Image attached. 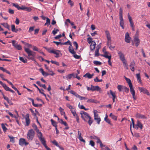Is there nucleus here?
Segmentation results:
<instances>
[{
    "instance_id": "nucleus-1",
    "label": "nucleus",
    "mask_w": 150,
    "mask_h": 150,
    "mask_svg": "<svg viewBox=\"0 0 150 150\" xmlns=\"http://www.w3.org/2000/svg\"><path fill=\"white\" fill-rule=\"evenodd\" d=\"M80 114L82 119L85 122H88L89 125L91 126L93 122V120L89 114L83 111H81Z\"/></svg>"
},
{
    "instance_id": "nucleus-2",
    "label": "nucleus",
    "mask_w": 150,
    "mask_h": 150,
    "mask_svg": "<svg viewBox=\"0 0 150 150\" xmlns=\"http://www.w3.org/2000/svg\"><path fill=\"white\" fill-rule=\"evenodd\" d=\"M125 78L130 88V92L132 96L133 99L134 100H135L137 99V97L135 96V91L133 87L131 81L130 79L125 76Z\"/></svg>"
},
{
    "instance_id": "nucleus-3",
    "label": "nucleus",
    "mask_w": 150,
    "mask_h": 150,
    "mask_svg": "<svg viewBox=\"0 0 150 150\" xmlns=\"http://www.w3.org/2000/svg\"><path fill=\"white\" fill-rule=\"evenodd\" d=\"M25 50L28 54L27 58L29 59L34 61L35 56V53L30 50L29 48H25Z\"/></svg>"
},
{
    "instance_id": "nucleus-4",
    "label": "nucleus",
    "mask_w": 150,
    "mask_h": 150,
    "mask_svg": "<svg viewBox=\"0 0 150 150\" xmlns=\"http://www.w3.org/2000/svg\"><path fill=\"white\" fill-rule=\"evenodd\" d=\"M32 127L36 131L37 136L40 140L44 138L43 137L42 133L40 131L39 129L38 128L37 125L35 124H33V125Z\"/></svg>"
},
{
    "instance_id": "nucleus-5",
    "label": "nucleus",
    "mask_w": 150,
    "mask_h": 150,
    "mask_svg": "<svg viewBox=\"0 0 150 150\" xmlns=\"http://www.w3.org/2000/svg\"><path fill=\"white\" fill-rule=\"evenodd\" d=\"M35 135V132L33 129L28 131L27 135V139L29 141H32Z\"/></svg>"
},
{
    "instance_id": "nucleus-6",
    "label": "nucleus",
    "mask_w": 150,
    "mask_h": 150,
    "mask_svg": "<svg viewBox=\"0 0 150 150\" xmlns=\"http://www.w3.org/2000/svg\"><path fill=\"white\" fill-rule=\"evenodd\" d=\"M119 19L120 20V26L123 29H124V23L122 17V10L121 8L120 9Z\"/></svg>"
},
{
    "instance_id": "nucleus-7",
    "label": "nucleus",
    "mask_w": 150,
    "mask_h": 150,
    "mask_svg": "<svg viewBox=\"0 0 150 150\" xmlns=\"http://www.w3.org/2000/svg\"><path fill=\"white\" fill-rule=\"evenodd\" d=\"M98 111L96 110H94L93 111L94 114V119L98 124H99L101 121L100 117L99 116L98 114H97Z\"/></svg>"
},
{
    "instance_id": "nucleus-8",
    "label": "nucleus",
    "mask_w": 150,
    "mask_h": 150,
    "mask_svg": "<svg viewBox=\"0 0 150 150\" xmlns=\"http://www.w3.org/2000/svg\"><path fill=\"white\" fill-rule=\"evenodd\" d=\"M39 71L41 72L42 74L45 76H47L49 75L53 76L55 74L52 71L50 70L49 71L50 72L49 73L45 72L42 68H40L39 69Z\"/></svg>"
},
{
    "instance_id": "nucleus-9",
    "label": "nucleus",
    "mask_w": 150,
    "mask_h": 150,
    "mask_svg": "<svg viewBox=\"0 0 150 150\" xmlns=\"http://www.w3.org/2000/svg\"><path fill=\"white\" fill-rule=\"evenodd\" d=\"M50 53H52L55 54L56 55L54 57L56 58L59 57L62 55V54L60 50L55 49L52 50Z\"/></svg>"
},
{
    "instance_id": "nucleus-10",
    "label": "nucleus",
    "mask_w": 150,
    "mask_h": 150,
    "mask_svg": "<svg viewBox=\"0 0 150 150\" xmlns=\"http://www.w3.org/2000/svg\"><path fill=\"white\" fill-rule=\"evenodd\" d=\"M19 144L21 146H23L25 145L26 146L29 144V143L26 142L25 139L24 138H20L19 140Z\"/></svg>"
},
{
    "instance_id": "nucleus-11",
    "label": "nucleus",
    "mask_w": 150,
    "mask_h": 150,
    "mask_svg": "<svg viewBox=\"0 0 150 150\" xmlns=\"http://www.w3.org/2000/svg\"><path fill=\"white\" fill-rule=\"evenodd\" d=\"M16 42L14 40L12 41V43L13 45L18 50H21L22 49V47L20 45L17 44H15Z\"/></svg>"
},
{
    "instance_id": "nucleus-12",
    "label": "nucleus",
    "mask_w": 150,
    "mask_h": 150,
    "mask_svg": "<svg viewBox=\"0 0 150 150\" xmlns=\"http://www.w3.org/2000/svg\"><path fill=\"white\" fill-rule=\"evenodd\" d=\"M138 88L141 93L142 92L146 94L148 96L150 95L148 91L146 89L141 87H139Z\"/></svg>"
},
{
    "instance_id": "nucleus-13",
    "label": "nucleus",
    "mask_w": 150,
    "mask_h": 150,
    "mask_svg": "<svg viewBox=\"0 0 150 150\" xmlns=\"http://www.w3.org/2000/svg\"><path fill=\"white\" fill-rule=\"evenodd\" d=\"M117 54L119 57L120 59L122 61V62L126 61L124 55L121 52L118 51L117 52Z\"/></svg>"
},
{
    "instance_id": "nucleus-14",
    "label": "nucleus",
    "mask_w": 150,
    "mask_h": 150,
    "mask_svg": "<svg viewBox=\"0 0 150 150\" xmlns=\"http://www.w3.org/2000/svg\"><path fill=\"white\" fill-rule=\"evenodd\" d=\"M25 119L26 126H29L30 122V120L29 119V114L28 113L26 115Z\"/></svg>"
},
{
    "instance_id": "nucleus-15",
    "label": "nucleus",
    "mask_w": 150,
    "mask_h": 150,
    "mask_svg": "<svg viewBox=\"0 0 150 150\" xmlns=\"http://www.w3.org/2000/svg\"><path fill=\"white\" fill-rule=\"evenodd\" d=\"M131 40V38L129 37V34L127 32L125 34V41L127 43H129L130 42Z\"/></svg>"
},
{
    "instance_id": "nucleus-16",
    "label": "nucleus",
    "mask_w": 150,
    "mask_h": 150,
    "mask_svg": "<svg viewBox=\"0 0 150 150\" xmlns=\"http://www.w3.org/2000/svg\"><path fill=\"white\" fill-rule=\"evenodd\" d=\"M72 77L74 78L75 77V75L74 73L69 74L66 76H63V79L68 80L71 79Z\"/></svg>"
},
{
    "instance_id": "nucleus-17",
    "label": "nucleus",
    "mask_w": 150,
    "mask_h": 150,
    "mask_svg": "<svg viewBox=\"0 0 150 150\" xmlns=\"http://www.w3.org/2000/svg\"><path fill=\"white\" fill-rule=\"evenodd\" d=\"M40 141L41 142L42 144L45 147L47 150H51V149L47 146L46 143V141L45 140V138H43Z\"/></svg>"
},
{
    "instance_id": "nucleus-18",
    "label": "nucleus",
    "mask_w": 150,
    "mask_h": 150,
    "mask_svg": "<svg viewBox=\"0 0 150 150\" xmlns=\"http://www.w3.org/2000/svg\"><path fill=\"white\" fill-rule=\"evenodd\" d=\"M134 41L135 42V45L136 47L138 46L140 44V40L138 36H136L134 39Z\"/></svg>"
},
{
    "instance_id": "nucleus-19",
    "label": "nucleus",
    "mask_w": 150,
    "mask_h": 150,
    "mask_svg": "<svg viewBox=\"0 0 150 150\" xmlns=\"http://www.w3.org/2000/svg\"><path fill=\"white\" fill-rule=\"evenodd\" d=\"M100 89V88L98 86H94L92 85H91V91H99Z\"/></svg>"
},
{
    "instance_id": "nucleus-20",
    "label": "nucleus",
    "mask_w": 150,
    "mask_h": 150,
    "mask_svg": "<svg viewBox=\"0 0 150 150\" xmlns=\"http://www.w3.org/2000/svg\"><path fill=\"white\" fill-rule=\"evenodd\" d=\"M81 134L80 132L79 131H78V138L79 139V140L84 143H85V140L83 139L82 137L81 136Z\"/></svg>"
},
{
    "instance_id": "nucleus-21",
    "label": "nucleus",
    "mask_w": 150,
    "mask_h": 150,
    "mask_svg": "<svg viewBox=\"0 0 150 150\" xmlns=\"http://www.w3.org/2000/svg\"><path fill=\"white\" fill-rule=\"evenodd\" d=\"M135 65V63L134 61H133L132 62L130 65L129 67L131 70L132 71H134L135 70L134 67Z\"/></svg>"
},
{
    "instance_id": "nucleus-22",
    "label": "nucleus",
    "mask_w": 150,
    "mask_h": 150,
    "mask_svg": "<svg viewBox=\"0 0 150 150\" xmlns=\"http://www.w3.org/2000/svg\"><path fill=\"white\" fill-rule=\"evenodd\" d=\"M66 106L70 109L71 113L76 111L75 108L74 107H73L69 104L67 103L66 104Z\"/></svg>"
},
{
    "instance_id": "nucleus-23",
    "label": "nucleus",
    "mask_w": 150,
    "mask_h": 150,
    "mask_svg": "<svg viewBox=\"0 0 150 150\" xmlns=\"http://www.w3.org/2000/svg\"><path fill=\"white\" fill-rule=\"evenodd\" d=\"M96 45L95 42L94 41H92L90 45V49L91 51H92L95 49Z\"/></svg>"
},
{
    "instance_id": "nucleus-24",
    "label": "nucleus",
    "mask_w": 150,
    "mask_h": 150,
    "mask_svg": "<svg viewBox=\"0 0 150 150\" xmlns=\"http://www.w3.org/2000/svg\"><path fill=\"white\" fill-rule=\"evenodd\" d=\"M73 116L75 117L76 119V121L78 123H79V116H78L77 114L76 113V111L72 112Z\"/></svg>"
},
{
    "instance_id": "nucleus-25",
    "label": "nucleus",
    "mask_w": 150,
    "mask_h": 150,
    "mask_svg": "<svg viewBox=\"0 0 150 150\" xmlns=\"http://www.w3.org/2000/svg\"><path fill=\"white\" fill-rule=\"evenodd\" d=\"M93 76L94 74H91L89 73H87L83 75V77L86 78L87 77L88 79H91Z\"/></svg>"
},
{
    "instance_id": "nucleus-26",
    "label": "nucleus",
    "mask_w": 150,
    "mask_h": 150,
    "mask_svg": "<svg viewBox=\"0 0 150 150\" xmlns=\"http://www.w3.org/2000/svg\"><path fill=\"white\" fill-rule=\"evenodd\" d=\"M105 33L106 35L107 39H111V37L110 33L108 30H105Z\"/></svg>"
},
{
    "instance_id": "nucleus-27",
    "label": "nucleus",
    "mask_w": 150,
    "mask_h": 150,
    "mask_svg": "<svg viewBox=\"0 0 150 150\" xmlns=\"http://www.w3.org/2000/svg\"><path fill=\"white\" fill-rule=\"evenodd\" d=\"M127 16L129 22L130 23V26H133V25H134V23L133 22L132 17L130 16L129 13L128 14Z\"/></svg>"
},
{
    "instance_id": "nucleus-28",
    "label": "nucleus",
    "mask_w": 150,
    "mask_h": 150,
    "mask_svg": "<svg viewBox=\"0 0 150 150\" xmlns=\"http://www.w3.org/2000/svg\"><path fill=\"white\" fill-rule=\"evenodd\" d=\"M58 121L61 124L64 125L65 126H67V125H68L66 122L64 121L62 119H59V118H58Z\"/></svg>"
},
{
    "instance_id": "nucleus-29",
    "label": "nucleus",
    "mask_w": 150,
    "mask_h": 150,
    "mask_svg": "<svg viewBox=\"0 0 150 150\" xmlns=\"http://www.w3.org/2000/svg\"><path fill=\"white\" fill-rule=\"evenodd\" d=\"M137 117L141 119H146V117L144 115L137 113L136 115Z\"/></svg>"
},
{
    "instance_id": "nucleus-30",
    "label": "nucleus",
    "mask_w": 150,
    "mask_h": 150,
    "mask_svg": "<svg viewBox=\"0 0 150 150\" xmlns=\"http://www.w3.org/2000/svg\"><path fill=\"white\" fill-rule=\"evenodd\" d=\"M125 87V86L120 85H118L117 86V88L119 91L120 92H121L123 90H124Z\"/></svg>"
},
{
    "instance_id": "nucleus-31",
    "label": "nucleus",
    "mask_w": 150,
    "mask_h": 150,
    "mask_svg": "<svg viewBox=\"0 0 150 150\" xmlns=\"http://www.w3.org/2000/svg\"><path fill=\"white\" fill-rule=\"evenodd\" d=\"M71 46H69V52L72 54H74L76 53L74 51L73 48L71 47Z\"/></svg>"
},
{
    "instance_id": "nucleus-32",
    "label": "nucleus",
    "mask_w": 150,
    "mask_h": 150,
    "mask_svg": "<svg viewBox=\"0 0 150 150\" xmlns=\"http://www.w3.org/2000/svg\"><path fill=\"white\" fill-rule=\"evenodd\" d=\"M109 116L112 119L115 120H117V116L114 115L112 113H110V114Z\"/></svg>"
},
{
    "instance_id": "nucleus-33",
    "label": "nucleus",
    "mask_w": 150,
    "mask_h": 150,
    "mask_svg": "<svg viewBox=\"0 0 150 150\" xmlns=\"http://www.w3.org/2000/svg\"><path fill=\"white\" fill-rule=\"evenodd\" d=\"M108 116L107 114L106 115V116L104 118V120L106 122L111 125H112L110 121V120L108 118Z\"/></svg>"
},
{
    "instance_id": "nucleus-34",
    "label": "nucleus",
    "mask_w": 150,
    "mask_h": 150,
    "mask_svg": "<svg viewBox=\"0 0 150 150\" xmlns=\"http://www.w3.org/2000/svg\"><path fill=\"white\" fill-rule=\"evenodd\" d=\"M136 126H137L139 128L141 129H142L143 128V125L142 123L139 121H137Z\"/></svg>"
},
{
    "instance_id": "nucleus-35",
    "label": "nucleus",
    "mask_w": 150,
    "mask_h": 150,
    "mask_svg": "<svg viewBox=\"0 0 150 150\" xmlns=\"http://www.w3.org/2000/svg\"><path fill=\"white\" fill-rule=\"evenodd\" d=\"M0 69L3 71V72H6V73L9 74H11V73L10 72L7 70L6 69H4V67H0Z\"/></svg>"
},
{
    "instance_id": "nucleus-36",
    "label": "nucleus",
    "mask_w": 150,
    "mask_h": 150,
    "mask_svg": "<svg viewBox=\"0 0 150 150\" xmlns=\"http://www.w3.org/2000/svg\"><path fill=\"white\" fill-rule=\"evenodd\" d=\"M122 63L125 68L127 70H128V65L127 64V61H126L124 62H123Z\"/></svg>"
},
{
    "instance_id": "nucleus-37",
    "label": "nucleus",
    "mask_w": 150,
    "mask_h": 150,
    "mask_svg": "<svg viewBox=\"0 0 150 150\" xmlns=\"http://www.w3.org/2000/svg\"><path fill=\"white\" fill-rule=\"evenodd\" d=\"M136 77L137 79V80L139 81L140 82V83H142V82L140 74L139 73L136 74Z\"/></svg>"
},
{
    "instance_id": "nucleus-38",
    "label": "nucleus",
    "mask_w": 150,
    "mask_h": 150,
    "mask_svg": "<svg viewBox=\"0 0 150 150\" xmlns=\"http://www.w3.org/2000/svg\"><path fill=\"white\" fill-rule=\"evenodd\" d=\"M19 59L20 61L23 62L24 63H26L27 62V60L26 59H24L22 57H19Z\"/></svg>"
},
{
    "instance_id": "nucleus-39",
    "label": "nucleus",
    "mask_w": 150,
    "mask_h": 150,
    "mask_svg": "<svg viewBox=\"0 0 150 150\" xmlns=\"http://www.w3.org/2000/svg\"><path fill=\"white\" fill-rule=\"evenodd\" d=\"M51 121L52 123V124L55 127H57V123L54 121L53 119H52L51 120Z\"/></svg>"
},
{
    "instance_id": "nucleus-40",
    "label": "nucleus",
    "mask_w": 150,
    "mask_h": 150,
    "mask_svg": "<svg viewBox=\"0 0 150 150\" xmlns=\"http://www.w3.org/2000/svg\"><path fill=\"white\" fill-rule=\"evenodd\" d=\"M50 24V20L47 17L46 18V22L45 24V25L49 26Z\"/></svg>"
},
{
    "instance_id": "nucleus-41",
    "label": "nucleus",
    "mask_w": 150,
    "mask_h": 150,
    "mask_svg": "<svg viewBox=\"0 0 150 150\" xmlns=\"http://www.w3.org/2000/svg\"><path fill=\"white\" fill-rule=\"evenodd\" d=\"M79 107L82 109H84L86 110H88V109L86 108L83 105H80V103H79L78 105Z\"/></svg>"
},
{
    "instance_id": "nucleus-42",
    "label": "nucleus",
    "mask_w": 150,
    "mask_h": 150,
    "mask_svg": "<svg viewBox=\"0 0 150 150\" xmlns=\"http://www.w3.org/2000/svg\"><path fill=\"white\" fill-rule=\"evenodd\" d=\"M1 127L3 130V131L4 132H6L7 130V129L5 126V125L4 124H1Z\"/></svg>"
},
{
    "instance_id": "nucleus-43",
    "label": "nucleus",
    "mask_w": 150,
    "mask_h": 150,
    "mask_svg": "<svg viewBox=\"0 0 150 150\" xmlns=\"http://www.w3.org/2000/svg\"><path fill=\"white\" fill-rule=\"evenodd\" d=\"M104 54H101V56L105 58H107L106 57H111V55H110V56H108V54H110L108 52H107L106 53H105V52H104Z\"/></svg>"
},
{
    "instance_id": "nucleus-44",
    "label": "nucleus",
    "mask_w": 150,
    "mask_h": 150,
    "mask_svg": "<svg viewBox=\"0 0 150 150\" xmlns=\"http://www.w3.org/2000/svg\"><path fill=\"white\" fill-rule=\"evenodd\" d=\"M12 4L13 6H14L16 8H17L18 10H20V7L19 6V5L17 4L12 3Z\"/></svg>"
},
{
    "instance_id": "nucleus-45",
    "label": "nucleus",
    "mask_w": 150,
    "mask_h": 150,
    "mask_svg": "<svg viewBox=\"0 0 150 150\" xmlns=\"http://www.w3.org/2000/svg\"><path fill=\"white\" fill-rule=\"evenodd\" d=\"M8 137L10 139V141L12 143H14L15 142L14 137L9 135L8 136Z\"/></svg>"
},
{
    "instance_id": "nucleus-46",
    "label": "nucleus",
    "mask_w": 150,
    "mask_h": 150,
    "mask_svg": "<svg viewBox=\"0 0 150 150\" xmlns=\"http://www.w3.org/2000/svg\"><path fill=\"white\" fill-rule=\"evenodd\" d=\"M1 25H3L5 28H7L8 30H9V26L7 23H4L1 24Z\"/></svg>"
},
{
    "instance_id": "nucleus-47",
    "label": "nucleus",
    "mask_w": 150,
    "mask_h": 150,
    "mask_svg": "<svg viewBox=\"0 0 150 150\" xmlns=\"http://www.w3.org/2000/svg\"><path fill=\"white\" fill-rule=\"evenodd\" d=\"M93 64L96 65H100L101 64V63L98 61H94Z\"/></svg>"
},
{
    "instance_id": "nucleus-48",
    "label": "nucleus",
    "mask_w": 150,
    "mask_h": 150,
    "mask_svg": "<svg viewBox=\"0 0 150 150\" xmlns=\"http://www.w3.org/2000/svg\"><path fill=\"white\" fill-rule=\"evenodd\" d=\"M87 103H96V100L92 99H88L87 101Z\"/></svg>"
},
{
    "instance_id": "nucleus-49",
    "label": "nucleus",
    "mask_w": 150,
    "mask_h": 150,
    "mask_svg": "<svg viewBox=\"0 0 150 150\" xmlns=\"http://www.w3.org/2000/svg\"><path fill=\"white\" fill-rule=\"evenodd\" d=\"M106 57L108 59V63L109 64L110 66H111L112 65V62L110 61V60H111V57Z\"/></svg>"
},
{
    "instance_id": "nucleus-50",
    "label": "nucleus",
    "mask_w": 150,
    "mask_h": 150,
    "mask_svg": "<svg viewBox=\"0 0 150 150\" xmlns=\"http://www.w3.org/2000/svg\"><path fill=\"white\" fill-rule=\"evenodd\" d=\"M3 87L4 88L5 90L6 91H9V90L11 89L9 87L7 86L5 84L4 85Z\"/></svg>"
},
{
    "instance_id": "nucleus-51",
    "label": "nucleus",
    "mask_w": 150,
    "mask_h": 150,
    "mask_svg": "<svg viewBox=\"0 0 150 150\" xmlns=\"http://www.w3.org/2000/svg\"><path fill=\"white\" fill-rule=\"evenodd\" d=\"M107 40V45L109 46L111 45V39H108Z\"/></svg>"
},
{
    "instance_id": "nucleus-52",
    "label": "nucleus",
    "mask_w": 150,
    "mask_h": 150,
    "mask_svg": "<svg viewBox=\"0 0 150 150\" xmlns=\"http://www.w3.org/2000/svg\"><path fill=\"white\" fill-rule=\"evenodd\" d=\"M99 50L98 49H96L95 51V56L98 57L99 55Z\"/></svg>"
},
{
    "instance_id": "nucleus-53",
    "label": "nucleus",
    "mask_w": 150,
    "mask_h": 150,
    "mask_svg": "<svg viewBox=\"0 0 150 150\" xmlns=\"http://www.w3.org/2000/svg\"><path fill=\"white\" fill-rule=\"evenodd\" d=\"M110 93L112 96L113 98H116V95L115 92H113L111 90L110 91Z\"/></svg>"
},
{
    "instance_id": "nucleus-54",
    "label": "nucleus",
    "mask_w": 150,
    "mask_h": 150,
    "mask_svg": "<svg viewBox=\"0 0 150 150\" xmlns=\"http://www.w3.org/2000/svg\"><path fill=\"white\" fill-rule=\"evenodd\" d=\"M59 31V30L55 28H54V30L52 31V33L55 35L57 33V32Z\"/></svg>"
},
{
    "instance_id": "nucleus-55",
    "label": "nucleus",
    "mask_w": 150,
    "mask_h": 150,
    "mask_svg": "<svg viewBox=\"0 0 150 150\" xmlns=\"http://www.w3.org/2000/svg\"><path fill=\"white\" fill-rule=\"evenodd\" d=\"M53 43H54L56 44L57 45H63V43L61 42H56L55 41H53Z\"/></svg>"
},
{
    "instance_id": "nucleus-56",
    "label": "nucleus",
    "mask_w": 150,
    "mask_h": 150,
    "mask_svg": "<svg viewBox=\"0 0 150 150\" xmlns=\"http://www.w3.org/2000/svg\"><path fill=\"white\" fill-rule=\"evenodd\" d=\"M88 42L89 44L91 43L92 41V38H91L89 37L87 38Z\"/></svg>"
},
{
    "instance_id": "nucleus-57",
    "label": "nucleus",
    "mask_w": 150,
    "mask_h": 150,
    "mask_svg": "<svg viewBox=\"0 0 150 150\" xmlns=\"http://www.w3.org/2000/svg\"><path fill=\"white\" fill-rule=\"evenodd\" d=\"M73 44L74 46L76 47V49L75 50H77L78 48V44L76 42L74 41L73 42Z\"/></svg>"
},
{
    "instance_id": "nucleus-58",
    "label": "nucleus",
    "mask_w": 150,
    "mask_h": 150,
    "mask_svg": "<svg viewBox=\"0 0 150 150\" xmlns=\"http://www.w3.org/2000/svg\"><path fill=\"white\" fill-rule=\"evenodd\" d=\"M50 62L52 64H56V65H57L58 66H59V64L58 63V62L56 61H53V60H52Z\"/></svg>"
},
{
    "instance_id": "nucleus-59",
    "label": "nucleus",
    "mask_w": 150,
    "mask_h": 150,
    "mask_svg": "<svg viewBox=\"0 0 150 150\" xmlns=\"http://www.w3.org/2000/svg\"><path fill=\"white\" fill-rule=\"evenodd\" d=\"M32 105L34 106L35 107H39V105L38 104H35L34 103V100H32Z\"/></svg>"
},
{
    "instance_id": "nucleus-60",
    "label": "nucleus",
    "mask_w": 150,
    "mask_h": 150,
    "mask_svg": "<svg viewBox=\"0 0 150 150\" xmlns=\"http://www.w3.org/2000/svg\"><path fill=\"white\" fill-rule=\"evenodd\" d=\"M67 43H69V45H70V46H72L71 42L69 40H68L66 42L63 43V45H67Z\"/></svg>"
},
{
    "instance_id": "nucleus-61",
    "label": "nucleus",
    "mask_w": 150,
    "mask_h": 150,
    "mask_svg": "<svg viewBox=\"0 0 150 150\" xmlns=\"http://www.w3.org/2000/svg\"><path fill=\"white\" fill-rule=\"evenodd\" d=\"M89 144H90L91 146L94 147L95 146V142L92 140H91L90 141Z\"/></svg>"
},
{
    "instance_id": "nucleus-62",
    "label": "nucleus",
    "mask_w": 150,
    "mask_h": 150,
    "mask_svg": "<svg viewBox=\"0 0 150 150\" xmlns=\"http://www.w3.org/2000/svg\"><path fill=\"white\" fill-rule=\"evenodd\" d=\"M11 31L12 32H14L15 31V26L14 25H11Z\"/></svg>"
},
{
    "instance_id": "nucleus-63",
    "label": "nucleus",
    "mask_w": 150,
    "mask_h": 150,
    "mask_svg": "<svg viewBox=\"0 0 150 150\" xmlns=\"http://www.w3.org/2000/svg\"><path fill=\"white\" fill-rule=\"evenodd\" d=\"M30 110L32 113L33 115L34 116H36V114L34 112V111L31 108L30 109Z\"/></svg>"
},
{
    "instance_id": "nucleus-64",
    "label": "nucleus",
    "mask_w": 150,
    "mask_h": 150,
    "mask_svg": "<svg viewBox=\"0 0 150 150\" xmlns=\"http://www.w3.org/2000/svg\"><path fill=\"white\" fill-rule=\"evenodd\" d=\"M52 143L57 146L58 147L59 146V144L55 140H54Z\"/></svg>"
}]
</instances>
